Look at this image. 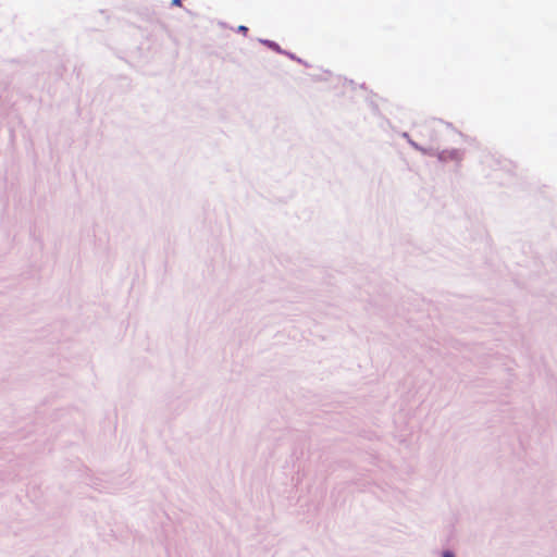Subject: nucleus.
<instances>
[{"label": "nucleus", "instance_id": "obj_1", "mask_svg": "<svg viewBox=\"0 0 557 557\" xmlns=\"http://www.w3.org/2000/svg\"><path fill=\"white\" fill-rule=\"evenodd\" d=\"M443 557H455V556H454V554H453L451 552H449V550H445V552L443 553Z\"/></svg>", "mask_w": 557, "mask_h": 557}, {"label": "nucleus", "instance_id": "obj_2", "mask_svg": "<svg viewBox=\"0 0 557 557\" xmlns=\"http://www.w3.org/2000/svg\"><path fill=\"white\" fill-rule=\"evenodd\" d=\"M172 4L176 5V7H181L182 5V1L181 0H172Z\"/></svg>", "mask_w": 557, "mask_h": 557}, {"label": "nucleus", "instance_id": "obj_3", "mask_svg": "<svg viewBox=\"0 0 557 557\" xmlns=\"http://www.w3.org/2000/svg\"><path fill=\"white\" fill-rule=\"evenodd\" d=\"M239 30H240V32H247V27H245V26H240V27H239Z\"/></svg>", "mask_w": 557, "mask_h": 557}]
</instances>
